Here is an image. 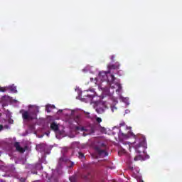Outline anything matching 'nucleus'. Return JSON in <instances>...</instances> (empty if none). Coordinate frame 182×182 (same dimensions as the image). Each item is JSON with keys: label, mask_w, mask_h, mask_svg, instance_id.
Wrapping results in <instances>:
<instances>
[{"label": "nucleus", "mask_w": 182, "mask_h": 182, "mask_svg": "<svg viewBox=\"0 0 182 182\" xmlns=\"http://www.w3.org/2000/svg\"><path fill=\"white\" fill-rule=\"evenodd\" d=\"M1 131L4 130V127H3V125H1Z\"/></svg>", "instance_id": "obj_27"}, {"label": "nucleus", "mask_w": 182, "mask_h": 182, "mask_svg": "<svg viewBox=\"0 0 182 182\" xmlns=\"http://www.w3.org/2000/svg\"><path fill=\"white\" fill-rule=\"evenodd\" d=\"M122 136H124V137H127V134H122Z\"/></svg>", "instance_id": "obj_28"}, {"label": "nucleus", "mask_w": 182, "mask_h": 182, "mask_svg": "<svg viewBox=\"0 0 182 182\" xmlns=\"http://www.w3.org/2000/svg\"><path fill=\"white\" fill-rule=\"evenodd\" d=\"M119 64H109L107 65V68L109 70H114L119 68Z\"/></svg>", "instance_id": "obj_8"}, {"label": "nucleus", "mask_w": 182, "mask_h": 182, "mask_svg": "<svg viewBox=\"0 0 182 182\" xmlns=\"http://www.w3.org/2000/svg\"><path fill=\"white\" fill-rule=\"evenodd\" d=\"M84 114L87 119H92V115H90V112H87L86 111H84Z\"/></svg>", "instance_id": "obj_15"}, {"label": "nucleus", "mask_w": 182, "mask_h": 182, "mask_svg": "<svg viewBox=\"0 0 182 182\" xmlns=\"http://www.w3.org/2000/svg\"><path fill=\"white\" fill-rule=\"evenodd\" d=\"M105 89H106L107 92L109 93V87H105Z\"/></svg>", "instance_id": "obj_25"}, {"label": "nucleus", "mask_w": 182, "mask_h": 182, "mask_svg": "<svg viewBox=\"0 0 182 182\" xmlns=\"http://www.w3.org/2000/svg\"><path fill=\"white\" fill-rule=\"evenodd\" d=\"M76 130H80V132H87V129H86V128H85V127H75Z\"/></svg>", "instance_id": "obj_11"}, {"label": "nucleus", "mask_w": 182, "mask_h": 182, "mask_svg": "<svg viewBox=\"0 0 182 182\" xmlns=\"http://www.w3.org/2000/svg\"><path fill=\"white\" fill-rule=\"evenodd\" d=\"M1 182H6V181L1 180Z\"/></svg>", "instance_id": "obj_30"}, {"label": "nucleus", "mask_w": 182, "mask_h": 182, "mask_svg": "<svg viewBox=\"0 0 182 182\" xmlns=\"http://www.w3.org/2000/svg\"><path fill=\"white\" fill-rule=\"evenodd\" d=\"M111 77V84H110V87L111 89H114V87L113 85V82H114V80H116V77H114V75L112 74L110 75Z\"/></svg>", "instance_id": "obj_10"}, {"label": "nucleus", "mask_w": 182, "mask_h": 182, "mask_svg": "<svg viewBox=\"0 0 182 182\" xmlns=\"http://www.w3.org/2000/svg\"><path fill=\"white\" fill-rule=\"evenodd\" d=\"M96 153L100 156V157H106L109 156V153L106 151V144H100L95 147Z\"/></svg>", "instance_id": "obj_2"}, {"label": "nucleus", "mask_w": 182, "mask_h": 182, "mask_svg": "<svg viewBox=\"0 0 182 182\" xmlns=\"http://www.w3.org/2000/svg\"><path fill=\"white\" fill-rule=\"evenodd\" d=\"M11 97L8 95L3 96L1 97V104L2 107H5V106H8V104L11 103Z\"/></svg>", "instance_id": "obj_6"}, {"label": "nucleus", "mask_w": 182, "mask_h": 182, "mask_svg": "<svg viewBox=\"0 0 182 182\" xmlns=\"http://www.w3.org/2000/svg\"><path fill=\"white\" fill-rule=\"evenodd\" d=\"M20 114L22 116L23 120H33V117L29 113V111L25 109H21L19 111Z\"/></svg>", "instance_id": "obj_3"}, {"label": "nucleus", "mask_w": 182, "mask_h": 182, "mask_svg": "<svg viewBox=\"0 0 182 182\" xmlns=\"http://www.w3.org/2000/svg\"><path fill=\"white\" fill-rule=\"evenodd\" d=\"M134 160L135 161H137L140 160V156H135L134 159Z\"/></svg>", "instance_id": "obj_20"}, {"label": "nucleus", "mask_w": 182, "mask_h": 182, "mask_svg": "<svg viewBox=\"0 0 182 182\" xmlns=\"http://www.w3.org/2000/svg\"><path fill=\"white\" fill-rule=\"evenodd\" d=\"M50 129L54 132H58V130H59V126H58L56 123L53 122L50 124Z\"/></svg>", "instance_id": "obj_9"}, {"label": "nucleus", "mask_w": 182, "mask_h": 182, "mask_svg": "<svg viewBox=\"0 0 182 182\" xmlns=\"http://www.w3.org/2000/svg\"><path fill=\"white\" fill-rule=\"evenodd\" d=\"M4 127H5L6 129H8V127H9V126L6 125Z\"/></svg>", "instance_id": "obj_29"}, {"label": "nucleus", "mask_w": 182, "mask_h": 182, "mask_svg": "<svg viewBox=\"0 0 182 182\" xmlns=\"http://www.w3.org/2000/svg\"><path fill=\"white\" fill-rule=\"evenodd\" d=\"M104 74V76H107L106 73H100V76Z\"/></svg>", "instance_id": "obj_23"}, {"label": "nucleus", "mask_w": 182, "mask_h": 182, "mask_svg": "<svg viewBox=\"0 0 182 182\" xmlns=\"http://www.w3.org/2000/svg\"><path fill=\"white\" fill-rule=\"evenodd\" d=\"M1 92H9L13 93H17L18 90H16V87L14 85H10L7 87H1Z\"/></svg>", "instance_id": "obj_4"}, {"label": "nucleus", "mask_w": 182, "mask_h": 182, "mask_svg": "<svg viewBox=\"0 0 182 182\" xmlns=\"http://www.w3.org/2000/svg\"><path fill=\"white\" fill-rule=\"evenodd\" d=\"M128 168L130 170V171H134V166H133V164H131L128 166Z\"/></svg>", "instance_id": "obj_17"}, {"label": "nucleus", "mask_w": 182, "mask_h": 182, "mask_svg": "<svg viewBox=\"0 0 182 182\" xmlns=\"http://www.w3.org/2000/svg\"><path fill=\"white\" fill-rule=\"evenodd\" d=\"M65 162V159L63 157H60L58 160V166H62V164Z\"/></svg>", "instance_id": "obj_14"}, {"label": "nucleus", "mask_w": 182, "mask_h": 182, "mask_svg": "<svg viewBox=\"0 0 182 182\" xmlns=\"http://www.w3.org/2000/svg\"><path fill=\"white\" fill-rule=\"evenodd\" d=\"M115 85L117 86V87H118V89L116 90V92L118 93H120V92L122 90V85H120L119 83H116Z\"/></svg>", "instance_id": "obj_12"}, {"label": "nucleus", "mask_w": 182, "mask_h": 182, "mask_svg": "<svg viewBox=\"0 0 182 182\" xmlns=\"http://www.w3.org/2000/svg\"><path fill=\"white\" fill-rule=\"evenodd\" d=\"M128 147H129V151H130V150H131V149H132V147L130 146V144H128Z\"/></svg>", "instance_id": "obj_26"}, {"label": "nucleus", "mask_w": 182, "mask_h": 182, "mask_svg": "<svg viewBox=\"0 0 182 182\" xmlns=\"http://www.w3.org/2000/svg\"><path fill=\"white\" fill-rule=\"evenodd\" d=\"M114 55H112L111 56V60L112 61V62H114Z\"/></svg>", "instance_id": "obj_22"}, {"label": "nucleus", "mask_w": 182, "mask_h": 182, "mask_svg": "<svg viewBox=\"0 0 182 182\" xmlns=\"http://www.w3.org/2000/svg\"><path fill=\"white\" fill-rule=\"evenodd\" d=\"M91 92L93 93L92 95L87 94L86 95V97H89V99H93V97H95V91L91 90Z\"/></svg>", "instance_id": "obj_16"}, {"label": "nucleus", "mask_w": 182, "mask_h": 182, "mask_svg": "<svg viewBox=\"0 0 182 182\" xmlns=\"http://www.w3.org/2000/svg\"><path fill=\"white\" fill-rule=\"evenodd\" d=\"M70 181H75V177L74 176H71L70 177Z\"/></svg>", "instance_id": "obj_21"}, {"label": "nucleus", "mask_w": 182, "mask_h": 182, "mask_svg": "<svg viewBox=\"0 0 182 182\" xmlns=\"http://www.w3.org/2000/svg\"><path fill=\"white\" fill-rule=\"evenodd\" d=\"M46 110L48 113H50V109H49V107H46Z\"/></svg>", "instance_id": "obj_24"}, {"label": "nucleus", "mask_w": 182, "mask_h": 182, "mask_svg": "<svg viewBox=\"0 0 182 182\" xmlns=\"http://www.w3.org/2000/svg\"><path fill=\"white\" fill-rule=\"evenodd\" d=\"M85 178H89V177L88 176H85Z\"/></svg>", "instance_id": "obj_31"}, {"label": "nucleus", "mask_w": 182, "mask_h": 182, "mask_svg": "<svg viewBox=\"0 0 182 182\" xmlns=\"http://www.w3.org/2000/svg\"><path fill=\"white\" fill-rule=\"evenodd\" d=\"M14 146L16 147V150L19 151V153H23L25 151V149L22 148L21 145H19V142H15Z\"/></svg>", "instance_id": "obj_7"}, {"label": "nucleus", "mask_w": 182, "mask_h": 182, "mask_svg": "<svg viewBox=\"0 0 182 182\" xmlns=\"http://www.w3.org/2000/svg\"><path fill=\"white\" fill-rule=\"evenodd\" d=\"M136 141L139 143L135 145L134 149L136 153L140 154L144 151V149H147V144L146 143V137L141 134L138 136L134 135Z\"/></svg>", "instance_id": "obj_1"}, {"label": "nucleus", "mask_w": 182, "mask_h": 182, "mask_svg": "<svg viewBox=\"0 0 182 182\" xmlns=\"http://www.w3.org/2000/svg\"><path fill=\"white\" fill-rule=\"evenodd\" d=\"M95 120H96L97 123H102V118H100V117H95Z\"/></svg>", "instance_id": "obj_18"}, {"label": "nucleus", "mask_w": 182, "mask_h": 182, "mask_svg": "<svg viewBox=\"0 0 182 182\" xmlns=\"http://www.w3.org/2000/svg\"><path fill=\"white\" fill-rule=\"evenodd\" d=\"M79 159H85V155L82 152L78 153Z\"/></svg>", "instance_id": "obj_19"}, {"label": "nucleus", "mask_w": 182, "mask_h": 182, "mask_svg": "<svg viewBox=\"0 0 182 182\" xmlns=\"http://www.w3.org/2000/svg\"><path fill=\"white\" fill-rule=\"evenodd\" d=\"M74 120L76 123H80V114L76 115L74 117Z\"/></svg>", "instance_id": "obj_13"}, {"label": "nucleus", "mask_w": 182, "mask_h": 182, "mask_svg": "<svg viewBox=\"0 0 182 182\" xmlns=\"http://www.w3.org/2000/svg\"><path fill=\"white\" fill-rule=\"evenodd\" d=\"M105 109H106V105L102 102H100L96 107L95 110L98 114H102L105 113Z\"/></svg>", "instance_id": "obj_5"}]
</instances>
